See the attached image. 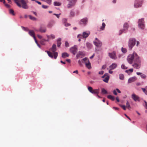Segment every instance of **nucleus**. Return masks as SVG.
<instances>
[{
    "mask_svg": "<svg viewBox=\"0 0 147 147\" xmlns=\"http://www.w3.org/2000/svg\"><path fill=\"white\" fill-rule=\"evenodd\" d=\"M15 3L20 8L24 9L28 8V6L27 4L28 3L27 0H17Z\"/></svg>",
    "mask_w": 147,
    "mask_h": 147,
    "instance_id": "nucleus-1",
    "label": "nucleus"
},
{
    "mask_svg": "<svg viewBox=\"0 0 147 147\" xmlns=\"http://www.w3.org/2000/svg\"><path fill=\"white\" fill-rule=\"evenodd\" d=\"M51 50L53 53L49 51H46L45 52H47L49 57L52 58H53V55L54 58L56 59L58 56V54L57 52H55L56 50V45L55 44H53L51 48Z\"/></svg>",
    "mask_w": 147,
    "mask_h": 147,
    "instance_id": "nucleus-2",
    "label": "nucleus"
},
{
    "mask_svg": "<svg viewBox=\"0 0 147 147\" xmlns=\"http://www.w3.org/2000/svg\"><path fill=\"white\" fill-rule=\"evenodd\" d=\"M140 57L138 56L136 53H134L133 54H129L128 55L127 60L130 64H131L133 60L135 61L136 60L138 59Z\"/></svg>",
    "mask_w": 147,
    "mask_h": 147,
    "instance_id": "nucleus-3",
    "label": "nucleus"
},
{
    "mask_svg": "<svg viewBox=\"0 0 147 147\" xmlns=\"http://www.w3.org/2000/svg\"><path fill=\"white\" fill-rule=\"evenodd\" d=\"M132 66L135 68L137 69H139L141 66V61L140 58L134 61V63L132 65Z\"/></svg>",
    "mask_w": 147,
    "mask_h": 147,
    "instance_id": "nucleus-4",
    "label": "nucleus"
},
{
    "mask_svg": "<svg viewBox=\"0 0 147 147\" xmlns=\"http://www.w3.org/2000/svg\"><path fill=\"white\" fill-rule=\"evenodd\" d=\"M69 3L67 4V8H71L72 7L75 5L77 0H67Z\"/></svg>",
    "mask_w": 147,
    "mask_h": 147,
    "instance_id": "nucleus-5",
    "label": "nucleus"
},
{
    "mask_svg": "<svg viewBox=\"0 0 147 147\" xmlns=\"http://www.w3.org/2000/svg\"><path fill=\"white\" fill-rule=\"evenodd\" d=\"M136 40L135 38H130L129 41L128 46L129 49L131 50L134 46L136 44Z\"/></svg>",
    "mask_w": 147,
    "mask_h": 147,
    "instance_id": "nucleus-6",
    "label": "nucleus"
},
{
    "mask_svg": "<svg viewBox=\"0 0 147 147\" xmlns=\"http://www.w3.org/2000/svg\"><path fill=\"white\" fill-rule=\"evenodd\" d=\"M138 26L139 28H140L141 29H144L145 26L144 19L141 18L139 20L138 22Z\"/></svg>",
    "mask_w": 147,
    "mask_h": 147,
    "instance_id": "nucleus-7",
    "label": "nucleus"
},
{
    "mask_svg": "<svg viewBox=\"0 0 147 147\" xmlns=\"http://www.w3.org/2000/svg\"><path fill=\"white\" fill-rule=\"evenodd\" d=\"M142 1L141 0H135L134 4L135 8H137L142 6Z\"/></svg>",
    "mask_w": 147,
    "mask_h": 147,
    "instance_id": "nucleus-8",
    "label": "nucleus"
},
{
    "mask_svg": "<svg viewBox=\"0 0 147 147\" xmlns=\"http://www.w3.org/2000/svg\"><path fill=\"white\" fill-rule=\"evenodd\" d=\"M94 44L96 46L98 47H100L102 45V43L97 38L95 39V40L94 42Z\"/></svg>",
    "mask_w": 147,
    "mask_h": 147,
    "instance_id": "nucleus-9",
    "label": "nucleus"
},
{
    "mask_svg": "<svg viewBox=\"0 0 147 147\" xmlns=\"http://www.w3.org/2000/svg\"><path fill=\"white\" fill-rule=\"evenodd\" d=\"M90 34V33L88 32V33L86 32H84L83 33L82 35L81 34H79L77 36L78 38H80L82 37L86 38L88 37Z\"/></svg>",
    "mask_w": 147,
    "mask_h": 147,
    "instance_id": "nucleus-10",
    "label": "nucleus"
},
{
    "mask_svg": "<svg viewBox=\"0 0 147 147\" xmlns=\"http://www.w3.org/2000/svg\"><path fill=\"white\" fill-rule=\"evenodd\" d=\"M70 51L74 55H75L77 53L78 49L77 47L76 46H74L71 47L70 49Z\"/></svg>",
    "mask_w": 147,
    "mask_h": 147,
    "instance_id": "nucleus-11",
    "label": "nucleus"
},
{
    "mask_svg": "<svg viewBox=\"0 0 147 147\" xmlns=\"http://www.w3.org/2000/svg\"><path fill=\"white\" fill-rule=\"evenodd\" d=\"M109 56L111 58L113 59H115L117 58V57L115 51H113L111 53H109Z\"/></svg>",
    "mask_w": 147,
    "mask_h": 147,
    "instance_id": "nucleus-12",
    "label": "nucleus"
},
{
    "mask_svg": "<svg viewBox=\"0 0 147 147\" xmlns=\"http://www.w3.org/2000/svg\"><path fill=\"white\" fill-rule=\"evenodd\" d=\"M128 26V24L127 23H125L123 25V27L124 28L122 30H120L119 34V35L121 34L122 33L124 32L125 30L127 29Z\"/></svg>",
    "mask_w": 147,
    "mask_h": 147,
    "instance_id": "nucleus-13",
    "label": "nucleus"
},
{
    "mask_svg": "<svg viewBox=\"0 0 147 147\" xmlns=\"http://www.w3.org/2000/svg\"><path fill=\"white\" fill-rule=\"evenodd\" d=\"M88 22V18H85L81 19L79 22V23L80 24H86Z\"/></svg>",
    "mask_w": 147,
    "mask_h": 147,
    "instance_id": "nucleus-14",
    "label": "nucleus"
},
{
    "mask_svg": "<svg viewBox=\"0 0 147 147\" xmlns=\"http://www.w3.org/2000/svg\"><path fill=\"white\" fill-rule=\"evenodd\" d=\"M47 36L48 39L47 40L44 39V40L45 41H49L50 39H54L55 38V36L53 34H51L50 35H47Z\"/></svg>",
    "mask_w": 147,
    "mask_h": 147,
    "instance_id": "nucleus-15",
    "label": "nucleus"
},
{
    "mask_svg": "<svg viewBox=\"0 0 147 147\" xmlns=\"http://www.w3.org/2000/svg\"><path fill=\"white\" fill-rule=\"evenodd\" d=\"M47 30L45 27L41 26L39 28V30H37L36 31L37 32L40 31L42 33L45 32Z\"/></svg>",
    "mask_w": 147,
    "mask_h": 147,
    "instance_id": "nucleus-16",
    "label": "nucleus"
},
{
    "mask_svg": "<svg viewBox=\"0 0 147 147\" xmlns=\"http://www.w3.org/2000/svg\"><path fill=\"white\" fill-rule=\"evenodd\" d=\"M136 78L135 76L131 78H130L128 79V83H130L132 82H134L136 81Z\"/></svg>",
    "mask_w": 147,
    "mask_h": 147,
    "instance_id": "nucleus-17",
    "label": "nucleus"
},
{
    "mask_svg": "<svg viewBox=\"0 0 147 147\" xmlns=\"http://www.w3.org/2000/svg\"><path fill=\"white\" fill-rule=\"evenodd\" d=\"M117 66V64L115 63H112L109 66V68L111 69H115Z\"/></svg>",
    "mask_w": 147,
    "mask_h": 147,
    "instance_id": "nucleus-18",
    "label": "nucleus"
},
{
    "mask_svg": "<svg viewBox=\"0 0 147 147\" xmlns=\"http://www.w3.org/2000/svg\"><path fill=\"white\" fill-rule=\"evenodd\" d=\"M85 65L86 67L88 69H90L91 68L90 63L89 60H88L87 62H85Z\"/></svg>",
    "mask_w": 147,
    "mask_h": 147,
    "instance_id": "nucleus-19",
    "label": "nucleus"
},
{
    "mask_svg": "<svg viewBox=\"0 0 147 147\" xmlns=\"http://www.w3.org/2000/svg\"><path fill=\"white\" fill-rule=\"evenodd\" d=\"M132 98L135 101L139 100L138 97L134 94H133L132 95Z\"/></svg>",
    "mask_w": 147,
    "mask_h": 147,
    "instance_id": "nucleus-20",
    "label": "nucleus"
},
{
    "mask_svg": "<svg viewBox=\"0 0 147 147\" xmlns=\"http://www.w3.org/2000/svg\"><path fill=\"white\" fill-rule=\"evenodd\" d=\"M85 54L84 52L80 51H79L78 54L76 55V57L77 58H78V57L80 56V55H82V56H85Z\"/></svg>",
    "mask_w": 147,
    "mask_h": 147,
    "instance_id": "nucleus-21",
    "label": "nucleus"
},
{
    "mask_svg": "<svg viewBox=\"0 0 147 147\" xmlns=\"http://www.w3.org/2000/svg\"><path fill=\"white\" fill-rule=\"evenodd\" d=\"M29 34L31 36L33 37V38L35 37V33L34 31L32 30H29L28 32Z\"/></svg>",
    "mask_w": 147,
    "mask_h": 147,
    "instance_id": "nucleus-22",
    "label": "nucleus"
},
{
    "mask_svg": "<svg viewBox=\"0 0 147 147\" xmlns=\"http://www.w3.org/2000/svg\"><path fill=\"white\" fill-rule=\"evenodd\" d=\"M99 92V89H98L93 90L91 93L96 95V94H98Z\"/></svg>",
    "mask_w": 147,
    "mask_h": 147,
    "instance_id": "nucleus-23",
    "label": "nucleus"
},
{
    "mask_svg": "<svg viewBox=\"0 0 147 147\" xmlns=\"http://www.w3.org/2000/svg\"><path fill=\"white\" fill-rule=\"evenodd\" d=\"M109 79V76L108 74L106 76L104 79L103 80V81L106 83H108Z\"/></svg>",
    "mask_w": 147,
    "mask_h": 147,
    "instance_id": "nucleus-24",
    "label": "nucleus"
},
{
    "mask_svg": "<svg viewBox=\"0 0 147 147\" xmlns=\"http://www.w3.org/2000/svg\"><path fill=\"white\" fill-rule=\"evenodd\" d=\"M69 56V54L67 53H64L62 54V57L64 58L68 57Z\"/></svg>",
    "mask_w": 147,
    "mask_h": 147,
    "instance_id": "nucleus-25",
    "label": "nucleus"
},
{
    "mask_svg": "<svg viewBox=\"0 0 147 147\" xmlns=\"http://www.w3.org/2000/svg\"><path fill=\"white\" fill-rule=\"evenodd\" d=\"M54 24L55 22L53 21L50 22L48 24V27L50 28H51L54 25Z\"/></svg>",
    "mask_w": 147,
    "mask_h": 147,
    "instance_id": "nucleus-26",
    "label": "nucleus"
},
{
    "mask_svg": "<svg viewBox=\"0 0 147 147\" xmlns=\"http://www.w3.org/2000/svg\"><path fill=\"white\" fill-rule=\"evenodd\" d=\"M67 19L65 18H64L63 20V22L65 23V26H69L70 25V24H69L66 23V22H67Z\"/></svg>",
    "mask_w": 147,
    "mask_h": 147,
    "instance_id": "nucleus-27",
    "label": "nucleus"
},
{
    "mask_svg": "<svg viewBox=\"0 0 147 147\" xmlns=\"http://www.w3.org/2000/svg\"><path fill=\"white\" fill-rule=\"evenodd\" d=\"M54 5L55 6H60L61 5V3L57 1H55L54 2Z\"/></svg>",
    "mask_w": 147,
    "mask_h": 147,
    "instance_id": "nucleus-28",
    "label": "nucleus"
},
{
    "mask_svg": "<svg viewBox=\"0 0 147 147\" xmlns=\"http://www.w3.org/2000/svg\"><path fill=\"white\" fill-rule=\"evenodd\" d=\"M61 39L60 38L58 39L57 40V47H59L61 45Z\"/></svg>",
    "mask_w": 147,
    "mask_h": 147,
    "instance_id": "nucleus-29",
    "label": "nucleus"
},
{
    "mask_svg": "<svg viewBox=\"0 0 147 147\" xmlns=\"http://www.w3.org/2000/svg\"><path fill=\"white\" fill-rule=\"evenodd\" d=\"M101 93L102 94H108L107 92L104 88L102 89Z\"/></svg>",
    "mask_w": 147,
    "mask_h": 147,
    "instance_id": "nucleus-30",
    "label": "nucleus"
},
{
    "mask_svg": "<svg viewBox=\"0 0 147 147\" xmlns=\"http://www.w3.org/2000/svg\"><path fill=\"white\" fill-rule=\"evenodd\" d=\"M107 98L113 101L115 100V98L114 96H113L111 95H109L107 96Z\"/></svg>",
    "mask_w": 147,
    "mask_h": 147,
    "instance_id": "nucleus-31",
    "label": "nucleus"
},
{
    "mask_svg": "<svg viewBox=\"0 0 147 147\" xmlns=\"http://www.w3.org/2000/svg\"><path fill=\"white\" fill-rule=\"evenodd\" d=\"M86 45L88 49H91L92 48V45L91 44H90V43H89V42L86 43Z\"/></svg>",
    "mask_w": 147,
    "mask_h": 147,
    "instance_id": "nucleus-32",
    "label": "nucleus"
},
{
    "mask_svg": "<svg viewBox=\"0 0 147 147\" xmlns=\"http://www.w3.org/2000/svg\"><path fill=\"white\" fill-rule=\"evenodd\" d=\"M9 12L10 14L13 16H15V13H14L13 10H9Z\"/></svg>",
    "mask_w": 147,
    "mask_h": 147,
    "instance_id": "nucleus-33",
    "label": "nucleus"
},
{
    "mask_svg": "<svg viewBox=\"0 0 147 147\" xmlns=\"http://www.w3.org/2000/svg\"><path fill=\"white\" fill-rule=\"evenodd\" d=\"M142 89L143 92L147 95V86L145 88H142Z\"/></svg>",
    "mask_w": 147,
    "mask_h": 147,
    "instance_id": "nucleus-34",
    "label": "nucleus"
},
{
    "mask_svg": "<svg viewBox=\"0 0 147 147\" xmlns=\"http://www.w3.org/2000/svg\"><path fill=\"white\" fill-rule=\"evenodd\" d=\"M105 26V24L104 22L102 23V26L101 27L100 29L102 30H103Z\"/></svg>",
    "mask_w": 147,
    "mask_h": 147,
    "instance_id": "nucleus-35",
    "label": "nucleus"
},
{
    "mask_svg": "<svg viewBox=\"0 0 147 147\" xmlns=\"http://www.w3.org/2000/svg\"><path fill=\"white\" fill-rule=\"evenodd\" d=\"M119 79L121 80H123L124 79V76L123 74H119Z\"/></svg>",
    "mask_w": 147,
    "mask_h": 147,
    "instance_id": "nucleus-36",
    "label": "nucleus"
},
{
    "mask_svg": "<svg viewBox=\"0 0 147 147\" xmlns=\"http://www.w3.org/2000/svg\"><path fill=\"white\" fill-rule=\"evenodd\" d=\"M28 16L29 17L30 19L32 20H36V18H35L32 16L31 15H29Z\"/></svg>",
    "mask_w": 147,
    "mask_h": 147,
    "instance_id": "nucleus-37",
    "label": "nucleus"
},
{
    "mask_svg": "<svg viewBox=\"0 0 147 147\" xmlns=\"http://www.w3.org/2000/svg\"><path fill=\"white\" fill-rule=\"evenodd\" d=\"M126 107L129 109H130L131 108V107L130 106V105H129V104L128 101H127V102L126 103Z\"/></svg>",
    "mask_w": 147,
    "mask_h": 147,
    "instance_id": "nucleus-38",
    "label": "nucleus"
},
{
    "mask_svg": "<svg viewBox=\"0 0 147 147\" xmlns=\"http://www.w3.org/2000/svg\"><path fill=\"white\" fill-rule=\"evenodd\" d=\"M24 30L26 31H29V30L28 28H27L25 27L24 26H22L21 27Z\"/></svg>",
    "mask_w": 147,
    "mask_h": 147,
    "instance_id": "nucleus-39",
    "label": "nucleus"
},
{
    "mask_svg": "<svg viewBox=\"0 0 147 147\" xmlns=\"http://www.w3.org/2000/svg\"><path fill=\"white\" fill-rule=\"evenodd\" d=\"M88 88L89 91L91 93L93 90L91 86H88Z\"/></svg>",
    "mask_w": 147,
    "mask_h": 147,
    "instance_id": "nucleus-40",
    "label": "nucleus"
},
{
    "mask_svg": "<svg viewBox=\"0 0 147 147\" xmlns=\"http://www.w3.org/2000/svg\"><path fill=\"white\" fill-rule=\"evenodd\" d=\"M121 67L123 69H127V67L125 66L124 64H122L121 65Z\"/></svg>",
    "mask_w": 147,
    "mask_h": 147,
    "instance_id": "nucleus-41",
    "label": "nucleus"
},
{
    "mask_svg": "<svg viewBox=\"0 0 147 147\" xmlns=\"http://www.w3.org/2000/svg\"><path fill=\"white\" fill-rule=\"evenodd\" d=\"M88 60H88V59L86 58V57H85L84 59H82V62H83V61H84V62H87L88 61Z\"/></svg>",
    "mask_w": 147,
    "mask_h": 147,
    "instance_id": "nucleus-42",
    "label": "nucleus"
},
{
    "mask_svg": "<svg viewBox=\"0 0 147 147\" xmlns=\"http://www.w3.org/2000/svg\"><path fill=\"white\" fill-rule=\"evenodd\" d=\"M5 5V6L7 8H9L10 7V5L8 4H7L5 3H5H3Z\"/></svg>",
    "mask_w": 147,
    "mask_h": 147,
    "instance_id": "nucleus-43",
    "label": "nucleus"
},
{
    "mask_svg": "<svg viewBox=\"0 0 147 147\" xmlns=\"http://www.w3.org/2000/svg\"><path fill=\"white\" fill-rule=\"evenodd\" d=\"M133 69H129V70H126L125 71V72L127 73H128L129 71H130L131 72H133Z\"/></svg>",
    "mask_w": 147,
    "mask_h": 147,
    "instance_id": "nucleus-44",
    "label": "nucleus"
},
{
    "mask_svg": "<svg viewBox=\"0 0 147 147\" xmlns=\"http://www.w3.org/2000/svg\"><path fill=\"white\" fill-rule=\"evenodd\" d=\"M52 0H45V2L49 4H50L51 3Z\"/></svg>",
    "mask_w": 147,
    "mask_h": 147,
    "instance_id": "nucleus-45",
    "label": "nucleus"
},
{
    "mask_svg": "<svg viewBox=\"0 0 147 147\" xmlns=\"http://www.w3.org/2000/svg\"><path fill=\"white\" fill-rule=\"evenodd\" d=\"M121 51L123 53H125L127 51L126 49L123 48H122Z\"/></svg>",
    "mask_w": 147,
    "mask_h": 147,
    "instance_id": "nucleus-46",
    "label": "nucleus"
},
{
    "mask_svg": "<svg viewBox=\"0 0 147 147\" xmlns=\"http://www.w3.org/2000/svg\"><path fill=\"white\" fill-rule=\"evenodd\" d=\"M65 46L66 47H68L69 46V44L68 42L67 41H66L65 42Z\"/></svg>",
    "mask_w": 147,
    "mask_h": 147,
    "instance_id": "nucleus-47",
    "label": "nucleus"
},
{
    "mask_svg": "<svg viewBox=\"0 0 147 147\" xmlns=\"http://www.w3.org/2000/svg\"><path fill=\"white\" fill-rule=\"evenodd\" d=\"M48 6L44 5H42V7L43 9H47L48 8Z\"/></svg>",
    "mask_w": 147,
    "mask_h": 147,
    "instance_id": "nucleus-48",
    "label": "nucleus"
},
{
    "mask_svg": "<svg viewBox=\"0 0 147 147\" xmlns=\"http://www.w3.org/2000/svg\"><path fill=\"white\" fill-rule=\"evenodd\" d=\"M141 78L143 79H145L146 78V76L144 74H142L140 76Z\"/></svg>",
    "mask_w": 147,
    "mask_h": 147,
    "instance_id": "nucleus-49",
    "label": "nucleus"
},
{
    "mask_svg": "<svg viewBox=\"0 0 147 147\" xmlns=\"http://www.w3.org/2000/svg\"><path fill=\"white\" fill-rule=\"evenodd\" d=\"M37 36L40 39H41L42 38V36L40 35L39 34H38L37 35Z\"/></svg>",
    "mask_w": 147,
    "mask_h": 147,
    "instance_id": "nucleus-50",
    "label": "nucleus"
},
{
    "mask_svg": "<svg viewBox=\"0 0 147 147\" xmlns=\"http://www.w3.org/2000/svg\"><path fill=\"white\" fill-rule=\"evenodd\" d=\"M121 107L123 109L125 110H126L125 106V105H121Z\"/></svg>",
    "mask_w": 147,
    "mask_h": 147,
    "instance_id": "nucleus-51",
    "label": "nucleus"
},
{
    "mask_svg": "<svg viewBox=\"0 0 147 147\" xmlns=\"http://www.w3.org/2000/svg\"><path fill=\"white\" fill-rule=\"evenodd\" d=\"M82 60L81 61L80 60H79L78 61V64H79L81 66L82 65Z\"/></svg>",
    "mask_w": 147,
    "mask_h": 147,
    "instance_id": "nucleus-52",
    "label": "nucleus"
},
{
    "mask_svg": "<svg viewBox=\"0 0 147 147\" xmlns=\"http://www.w3.org/2000/svg\"><path fill=\"white\" fill-rule=\"evenodd\" d=\"M34 39L35 40V42H36V44H37L38 45L39 47H40V46L39 45H38V42L37 41V40H36V37H34Z\"/></svg>",
    "mask_w": 147,
    "mask_h": 147,
    "instance_id": "nucleus-53",
    "label": "nucleus"
},
{
    "mask_svg": "<svg viewBox=\"0 0 147 147\" xmlns=\"http://www.w3.org/2000/svg\"><path fill=\"white\" fill-rule=\"evenodd\" d=\"M108 75V73H105L104 75L102 76V78H105V77L106 76H107Z\"/></svg>",
    "mask_w": 147,
    "mask_h": 147,
    "instance_id": "nucleus-54",
    "label": "nucleus"
},
{
    "mask_svg": "<svg viewBox=\"0 0 147 147\" xmlns=\"http://www.w3.org/2000/svg\"><path fill=\"white\" fill-rule=\"evenodd\" d=\"M70 15L71 16H74V13L73 12H72V11H71V12H70Z\"/></svg>",
    "mask_w": 147,
    "mask_h": 147,
    "instance_id": "nucleus-55",
    "label": "nucleus"
},
{
    "mask_svg": "<svg viewBox=\"0 0 147 147\" xmlns=\"http://www.w3.org/2000/svg\"><path fill=\"white\" fill-rule=\"evenodd\" d=\"M104 71H100L99 72V74H103L104 73Z\"/></svg>",
    "mask_w": 147,
    "mask_h": 147,
    "instance_id": "nucleus-56",
    "label": "nucleus"
},
{
    "mask_svg": "<svg viewBox=\"0 0 147 147\" xmlns=\"http://www.w3.org/2000/svg\"><path fill=\"white\" fill-rule=\"evenodd\" d=\"M116 90H114L113 91V94L115 95H117V93L116 92Z\"/></svg>",
    "mask_w": 147,
    "mask_h": 147,
    "instance_id": "nucleus-57",
    "label": "nucleus"
},
{
    "mask_svg": "<svg viewBox=\"0 0 147 147\" xmlns=\"http://www.w3.org/2000/svg\"><path fill=\"white\" fill-rule=\"evenodd\" d=\"M35 2L37 3L39 5H41V3L40 2L36 0H35Z\"/></svg>",
    "mask_w": 147,
    "mask_h": 147,
    "instance_id": "nucleus-58",
    "label": "nucleus"
},
{
    "mask_svg": "<svg viewBox=\"0 0 147 147\" xmlns=\"http://www.w3.org/2000/svg\"><path fill=\"white\" fill-rule=\"evenodd\" d=\"M111 70L112 69H109V73L111 74H112L113 72V71Z\"/></svg>",
    "mask_w": 147,
    "mask_h": 147,
    "instance_id": "nucleus-59",
    "label": "nucleus"
},
{
    "mask_svg": "<svg viewBox=\"0 0 147 147\" xmlns=\"http://www.w3.org/2000/svg\"><path fill=\"white\" fill-rule=\"evenodd\" d=\"M73 73H75L77 74H78V71L77 70H76V71H75L73 72Z\"/></svg>",
    "mask_w": 147,
    "mask_h": 147,
    "instance_id": "nucleus-60",
    "label": "nucleus"
},
{
    "mask_svg": "<svg viewBox=\"0 0 147 147\" xmlns=\"http://www.w3.org/2000/svg\"><path fill=\"white\" fill-rule=\"evenodd\" d=\"M106 65H103L102 67V69H105L106 68Z\"/></svg>",
    "mask_w": 147,
    "mask_h": 147,
    "instance_id": "nucleus-61",
    "label": "nucleus"
},
{
    "mask_svg": "<svg viewBox=\"0 0 147 147\" xmlns=\"http://www.w3.org/2000/svg\"><path fill=\"white\" fill-rule=\"evenodd\" d=\"M61 14V13H59V14H55L54 15H56L57 16V18H59V16Z\"/></svg>",
    "mask_w": 147,
    "mask_h": 147,
    "instance_id": "nucleus-62",
    "label": "nucleus"
},
{
    "mask_svg": "<svg viewBox=\"0 0 147 147\" xmlns=\"http://www.w3.org/2000/svg\"><path fill=\"white\" fill-rule=\"evenodd\" d=\"M116 90L119 93H120L121 92L120 91L118 88H116Z\"/></svg>",
    "mask_w": 147,
    "mask_h": 147,
    "instance_id": "nucleus-63",
    "label": "nucleus"
},
{
    "mask_svg": "<svg viewBox=\"0 0 147 147\" xmlns=\"http://www.w3.org/2000/svg\"><path fill=\"white\" fill-rule=\"evenodd\" d=\"M0 2H3V3H5V0H0Z\"/></svg>",
    "mask_w": 147,
    "mask_h": 147,
    "instance_id": "nucleus-64",
    "label": "nucleus"
}]
</instances>
